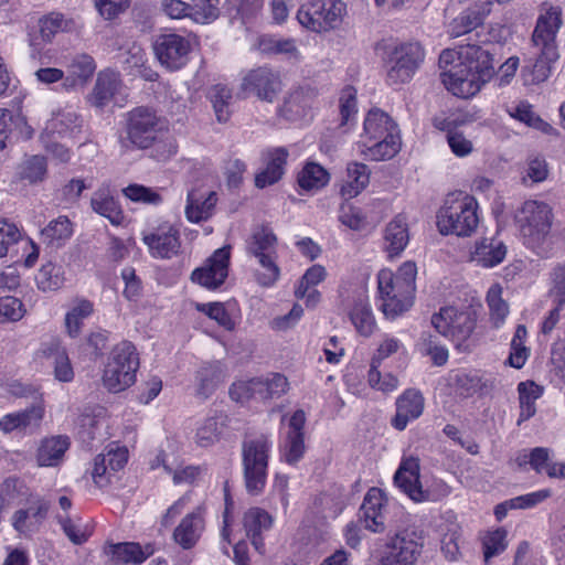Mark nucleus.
<instances>
[{
    "mask_svg": "<svg viewBox=\"0 0 565 565\" xmlns=\"http://www.w3.org/2000/svg\"><path fill=\"white\" fill-rule=\"evenodd\" d=\"M94 312V303L84 298L74 299L65 313L64 326L71 338H77L83 329L84 321Z\"/></svg>",
    "mask_w": 565,
    "mask_h": 565,
    "instance_id": "nucleus-41",
    "label": "nucleus"
},
{
    "mask_svg": "<svg viewBox=\"0 0 565 565\" xmlns=\"http://www.w3.org/2000/svg\"><path fill=\"white\" fill-rule=\"evenodd\" d=\"M65 68L62 88L65 92H74L86 86L96 71V63L90 55L77 53L66 61Z\"/></svg>",
    "mask_w": 565,
    "mask_h": 565,
    "instance_id": "nucleus-21",
    "label": "nucleus"
},
{
    "mask_svg": "<svg viewBox=\"0 0 565 565\" xmlns=\"http://www.w3.org/2000/svg\"><path fill=\"white\" fill-rule=\"evenodd\" d=\"M194 38L190 33L166 32L159 34L153 51L159 63L168 71H179L190 61Z\"/></svg>",
    "mask_w": 565,
    "mask_h": 565,
    "instance_id": "nucleus-11",
    "label": "nucleus"
},
{
    "mask_svg": "<svg viewBox=\"0 0 565 565\" xmlns=\"http://www.w3.org/2000/svg\"><path fill=\"white\" fill-rule=\"evenodd\" d=\"M77 26L73 18H68L60 12H51L41 17L36 24L28 31V43L31 57L36 58L44 46L51 43L55 35L61 32H71Z\"/></svg>",
    "mask_w": 565,
    "mask_h": 565,
    "instance_id": "nucleus-12",
    "label": "nucleus"
},
{
    "mask_svg": "<svg viewBox=\"0 0 565 565\" xmlns=\"http://www.w3.org/2000/svg\"><path fill=\"white\" fill-rule=\"evenodd\" d=\"M553 214L544 202L526 201L515 214L524 244L539 256H545L550 250V232Z\"/></svg>",
    "mask_w": 565,
    "mask_h": 565,
    "instance_id": "nucleus-3",
    "label": "nucleus"
},
{
    "mask_svg": "<svg viewBox=\"0 0 565 565\" xmlns=\"http://www.w3.org/2000/svg\"><path fill=\"white\" fill-rule=\"evenodd\" d=\"M287 150L276 148L265 154V168L256 174L255 183L258 188H265L277 182L285 172Z\"/></svg>",
    "mask_w": 565,
    "mask_h": 565,
    "instance_id": "nucleus-39",
    "label": "nucleus"
},
{
    "mask_svg": "<svg viewBox=\"0 0 565 565\" xmlns=\"http://www.w3.org/2000/svg\"><path fill=\"white\" fill-rule=\"evenodd\" d=\"M105 412L102 407H98L92 412V414H84L79 418V436L86 440H94L100 434L99 431L106 427Z\"/></svg>",
    "mask_w": 565,
    "mask_h": 565,
    "instance_id": "nucleus-52",
    "label": "nucleus"
},
{
    "mask_svg": "<svg viewBox=\"0 0 565 565\" xmlns=\"http://www.w3.org/2000/svg\"><path fill=\"white\" fill-rule=\"evenodd\" d=\"M370 182V170L367 166L360 162H350L347 166L345 177L340 185V195L350 201L362 193Z\"/></svg>",
    "mask_w": 565,
    "mask_h": 565,
    "instance_id": "nucleus-35",
    "label": "nucleus"
},
{
    "mask_svg": "<svg viewBox=\"0 0 565 565\" xmlns=\"http://www.w3.org/2000/svg\"><path fill=\"white\" fill-rule=\"evenodd\" d=\"M120 87L119 74L114 71H103L98 74L89 102L95 107L106 106Z\"/></svg>",
    "mask_w": 565,
    "mask_h": 565,
    "instance_id": "nucleus-40",
    "label": "nucleus"
},
{
    "mask_svg": "<svg viewBox=\"0 0 565 565\" xmlns=\"http://www.w3.org/2000/svg\"><path fill=\"white\" fill-rule=\"evenodd\" d=\"M138 367L139 355L136 347L129 341H121L109 353L103 383L111 392L124 391L135 383Z\"/></svg>",
    "mask_w": 565,
    "mask_h": 565,
    "instance_id": "nucleus-7",
    "label": "nucleus"
},
{
    "mask_svg": "<svg viewBox=\"0 0 565 565\" xmlns=\"http://www.w3.org/2000/svg\"><path fill=\"white\" fill-rule=\"evenodd\" d=\"M72 234L73 225L66 216H58L51 221L41 232L43 241L50 245H61Z\"/></svg>",
    "mask_w": 565,
    "mask_h": 565,
    "instance_id": "nucleus-51",
    "label": "nucleus"
},
{
    "mask_svg": "<svg viewBox=\"0 0 565 565\" xmlns=\"http://www.w3.org/2000/svg\"><path fill=\"white\" fill-rule=\"evenodd\" d=\"M365 529L383 532L386 526L387 499L383 490L372 488L367 491L361 507Z\"/></svg>",
    "mask_w": 565,
    "mask_h": 565,
    "instance_id": "nucleus-23",
    "label": "nucleus"
},
{
    "mask_svg": "<svg viewBox=\"0 0 565 565\" xmlns=\"http://www.w3.org/2000/svg\"><path fill=\"white\" fill-rule=\"evenodd\" d=\"M120 143L126 149H151L159 161L175 154L178 148L168 119L148 107H136L127 114Z\"/></svg>",
    "mask_w": 565,
    "mask_h": 565,
    "instance_id": "nucleus-1",
    "label": "nucleus"
},
{
    "mask_svg": "<svg viewBox=\"0 0 565 565\" xmlns=\"http://www.w3.org/2000/svg\"><path fill=\"white\" fill-rule=\"evenodd\" d=\"M424 411V397L422 393L414 388L406 390L396 401V414L392 425L403 430L409 420L418 418Z\"/></svg>",
    "mask_w": 565,
    "mask_h": 565,
    "instance_id": "nucleus-30",
    "label": "nucleus"
},
{
    "mask_svg": "<svg viewBox=\"0 0 565 565\" xmlns=\"http://www.w3.org/2000/svg\"><path fill=\"white\" fill-rule=\"evenodd\" d=\"M82 119L76 109L71 106L62 107L52 113L46 121L44 136L51 138H72L81 131Z\"/></svg>",
    "mask_w": 565,
    "mask_h": 565,
    "instance_id": "nucleus-25",
    "label": "nucleus"
},
{
    "mask_svg": "<svg viewBox=\"0 0 565 565\" xmlns=\"http://www.w3.org/2000/svg\"><path fill=\"white\" fill-rule=\"evenodd\" d=\"M350 318L358 332L362 335H370L374 329V318L370 307L360 301L354 305Z\"/></svg>",
    "mask_w": 565,
    "mask_h": 565,
    "instance_id": "nucleus-60",
    "label": "nucleus"
},
{
    "mask_svg": "<svg viewBox=\"0 0 565 565\" xmlns=\"http://www.w3.org/2000/svg\"><path fill=\"white\" fill-rule=\"evenodd\" d=\"M224 426L225 417L221 415L202 420L195 430V444L203 448L214 445L220 440Z\"/></svg>",
    "mask_w": 565,
    "mask_h": 565,
    "instance_id": "nucleus-46",
    "label": "nucleus"
},
{
    "mask_svg": "<svg viewBox=\"0 0 565 565\" xmlns=\"http://www.w3.org/2000/svg\"><path fill=\"white\" fill-rule=\"evenodd\" d=\"M196 309L215 320L226 330H233L235 328V321L221 302L198 303Z\"/></svg>",
    "mask_w": 565,
    "mask_h": 565,
    "instance_id": "nucleus-64",
    "label": "nucleus"
},
{
    "mask_svg": "<svg viewBox=\"0 0 565 565\" xmlns=\"http://www.w3.org/2000/svg\"><path fill=\"white\" fill-rule=\"evenodd\" d=\"M388 344L382 343L372 355L365 379L371 390L383 396L388 391Z\"/></svg>",
    "mask_w": 565,
    "mask_h": 565,
    "instance_id": "nucleus-31",
    "label": "nucleus"
},
{
    "mask_svg": "<svg viewBox=\"0 0 565 565\" xmlns=\"http://www.w3.org/2000/svg\"><path fill=\"white\" fill-rule=\"evenodd\" d=\"M128 461V449L115 444L109 445L94 460L92 478L99 488L110 483L111 477L121 470Z\"/></svg>",
    "mask_w": 565,
    "mask_h": 565,
    "instance_id": "nucleus-18",
    "label": "nucleus"
},
{
    "mask_svg": "<svg viewBox=\"0 0 565 565\" xmlns=\"http://www.w3.org/2000/svg\"><path fill=\"white\" fill-rule=\"evenodd\" d=\"M125 198L135 203L158 206L163 202V198L157 189L142 184L132 183L122 189Z\"/></svg>",
    "mask_w": 565,
    "mask_h": 565,
    "instance_id": "nucleus-55",
    "label": "nucleus"
},
{
    "mask_svg": "<svg viewBox=\"0 0 565 565\" xmlns=\"http://www.w3.org/2000/svg\"><path fill=\"white\" fill-rule=\"evenodd\" d=\"M230 256L228 247L216 249L202 267L192 273V280L206 289L218 288L228 275Z\"/></svg>",
    "mask_w": 565,
    "mask_h": 565,
    "instance_id": "nucleus-17",
    "label": "nucleus"
},
{
    "mask_svg": "<svg viewBox=\"0 0 565 565\" xmlns=\"http://www.w3.org/2000/svg\"><path fill=\"white\" fill-rule=\"evenodd\" d=\"M104 553L114 565L128 563L140 564L150 554V552H145L137 543L109 544L104 548Z\"/></svg>",
    "mask_w": 565,
    "mask_h": 565,
    "instance_id": "nucleus-43",
    "label": "nucleus"
},
{
    "mask_svg": "<svg viewBox=\"0 0 565 565\" xmlns=\"http://www.w3.org/2000/svg\"><path fill=\"white\" fill-rule=\"evenodd\" d=\"M193 4L192 20L196 23L206 24L218 17L220 0H191Z\"/></svg>",
    "mask_w": 565,
    "mask_h": 565,
    "instance_id": "nucleus-63",
    "label": "nucleus"
},
{
    "mask_svg": "<svg viewBox=\"0 0 565 565\" xmlns=\"http://www.w3.org/2000/svg\"><path fill=\"white\" fill-rule=\"evenodd\" d=\"M242 88L247 94L271 102L280 90L279 76L267 67H258L243 78Z\"/></svg>",
    "mask_w": 565,
    "mask_h": 565,
    "instance_id": "nucleus-22",
    "label": "nucleus"
},
{
    "mask_svg": "<svg viewBox=\"0 0 565 565\" xmlns=\"http://www.w3.org/2000/svg\"><path fill=\"white\" fill-rule=\"evenodd\" d=\"M487 3H475L456 17L448 26V34L451 38H459L481 26L486 17L490 13Z\"/></svg>",
    "mask_w": 565,
    "mask_h": 565,
    "instance_id": "nucleus-32",
    "label": "nucleus"
},
{
    "mask_svg": "<svg viewBox=\"0 0 565 565\" xmlns=\"http://www.w3.org/2000/svg\"><path fill=\"white\" fill-rule=\"evenodd\" d=\"M312 98L303 90H295L285 99L280 114L290 121H301L311 118Z\"/></svg>",
    "mask_w": 565,
    "mask_h": 565,
    "instance_id": "nucleus-42",
    "label": "nucleus"
},
{
    "mask_svg": "<svg viewBox=\"0 0 565 565\" xmlns=\"http://www.w3.org/2000/svg\"><path fill=\"white\" fill-rule=\"evenodd\" d=\"M345 13L343 0H309L298 10L297 19L303 28L321 33L338 28Z\"/></svg>",
    "mask_w": 565,
    "mask_h": 565,
    "instance_id": "nucleus-9",
    "label": "nucleus"
},
{
    "mask_svg": "<svg viewBox=\"0 0 565 565\" xmlns=\"http://www.w3.org/2000/svg\"><path fill=\"white\" fill-rule=\"evenodd\" d=\"M162 467L168 475H171L175 486L191 484L202 473L199 466H183L179 458L173 454L160 452L154 460L151 461V468Z\"/></svg>",
    "mask_w": 565,
    "mask_h": 565,
    "instance_id": "nucleus-29",
    "label": "nucleus"
},
{
    "mask_svg": "<svg viewBox=\"0 0 565 565\" xmlns=\"http://www.w3.org/2000/svg\"><path fill=\"white\" fill-rule=\"evenodd\" d=\"M273 448L269 435L260 434L244 440L242 462L246 490L250 494H259L267 480L268 460Z\"/></svg>",
    "mask_w": 565,
    "mask_h": 565,
    "instance_id": "nucleus-6",
    "label": "nucleus"
},
{
    "mask_svg": "<svg viewBox=\"0 0 565 565\" xmlns=\"http://www.w3.org/2000/svg\"><path fill=\"white\" fill-rule=\"evenodd\" d=\"M35 281L39 289L43 291L60 289L65 281L63 266L52 262L43 264L35 276Z\"/></svg>",
    "mask_w": 565,
    "mask_h": 565,
    "instance_id": "nucleus-48",
    "label": "nucleus"
},
{
    "mask_svg": "<svg viewBox=\"0 0 565 565\" xmlns=\"http://www.w3.org/2000/svg\"><path fill=\"white\" fill-rule=\"evenodd\" d=\"M47 174V162L42 156H28L18 166L17 175L29 184L44 181Z\"/></svg>",
    "mask_w": 565,
    "mask_h": 565,
    "instance_id": "nucleus-45",
    "label": "nucleus"
},
{
    "mask_svg": "<svg viewBox=\"0 0 565 565\" xmlns=\"http://www.w3.org/2000/svg\"><path fill=\"white\" fill-rule=\"evenodd\" d=\"M431 324L439 334L450 337L460 343L471 335L476 321L468 312H458L454 307H445L433 315Z\"/></svg>",
    "mask_w": 565,
    "mask_h": 565,
    "instance_id": "nucleus-16",
    "label": "nucleus"
},
{
    "mask_svg": "<svg viewBox=\"0 0 565 565\" xmlns=\"http://www.w3.org/2000/svg\"><path fill=\"white\" fill-rule=\"evenodd\" d=\"M419 459L417 457L404 458L394 475V484L414 502L427 501L429 494L423 490L419 480Z\"/></svg>",
    "mask_w": 565,
    "mask_h": 565,
    "instance_id": "nucleus-19",
    "label": "nucleus"
},
{
    "mask_svg": "<svg viewBox=\"0 0 565 565\" xmlns=\"http://www.w3.org/2000/svg\"><path fill=\"white\" fill-rule=\"evenodd\" d=\"M387 138L370 141L369 139H361L356 143L358 152L366 160L380 161L384 160L388 153Z\"/></svg>",
    "mask_w": 565,
    "mask_h": 565,
    "instance_id": "nucleus-61",
    "label": "nucleus"
},
{
    "mask_svg": "<svg viewBox=\"0 0 565 565\" xmlns=\"http://www.w3.org/2000/svg\"><path fill=\"white\" fill-rule=\"evenodd\" d=\"M507 252V246L502 241L484 237L476 242L471 259L481 267L492 268L504 260Z\"/></svg>",
    "mask_w": 565,
    "mask_h": 565,
    "instance_id": "nucleus-34",
    "label": "nucleus"
},
{
    "mask_svg": "<svg viewBox=\"0 0 565 565\" xmlns=\"http://www.w3.org/2000/svg\"><path fill=\"white\" fill-rule=\"evenodd\" d=\"M328 182L329 173L318 163H307L298 174V184L305 191H317Z\"/></svg>",
    "mask_w": 565,
    "mask_h": 565,
    "instance_id": "nucleus-49",
    "label": "nucleus"
},
{
    "mask_svg": "<svg viewBox=\"0 0 565 565\" xmlns=\"http://www.w3.org/2000/svg\"><path fill=\"white\" fill-rule=\"evenodd\" d=\"M36 358L47 360L53 365L54 376L60 382H71L74 379V371L66 352V349L58 340H51L42 343Z\"/></svg>",
    "mask_w": 565,
    "mask_h": 565,
    "instance_id": "nucleus-26",
    "label": "nucleus"
},
{
    "mask_svg": "<svg viewBox=\"0 0 565 565\" xmlns=\"http://www.w3.org/2000/svg\"><path fill=\"white\" fill-rule=\"evenodd\" d=\"M44 416L42 403L32 405L24 411L14 412L0 418V430L8 434L13 430L34 429L40 426Z\"/></svg>",
    "mask_w": 565,
    "mask_h": 565,
    "instance_id": "nucleus-33",
    "label": "nucleus"
},
{
    "mask_svg": "<svg viewBox=\"0 0 565 565\" xmlns=\"http://www.w3.org/2000/svg\"><path fill=\"white\" fill-rule=\"evenodd\" d=\"M90 209L96 214L107 218L114 226H124L127 223L121 204L109 183H102L92 193Z\"/></svg>",
    "mask_w": 565,
    "mask_h": 565,
    "instance_id": "nucleus-20",
    "label": "nucleus"
},
{
    "mask_svg": "<svg viewBox=\"0 0 565 565\" xmlns=\"http://www.w3.org/2000/svg\"><path fill=\"white\" fill-rule=\"evenodd\" d=\"M478 203L462 192L450 194L437 213V227L443 235L470 236L477 228Z\"/></svg>",
    "mask_w": 565,
    "mask_h": 565,
    "instance_id": "nucleus-5",
    "label": "nucleus"
},
{
    "mask_svg": "<svg viewBox=\"0 0 565 565\" xmlns=\"http://www.w3.org/2000/svg\"><path fill=\"white\" fill-rule=\"evenodd\" d=\"M507 531L504 529H497L484 536L483 557L484 562L488 563L492 557L501 554L507 548Z\"/></svg>",
    "mask_w": 565,
    "mask_h": 565,
    "instance_id": "nucleus-62",
    "label": "nucleus"
},
{
    "mask_svg": "<svg viewBox=\"0 0 565 565\" xmlns=\"http://www.w3.org/2000/svg\"><path fill=\"white\" fill-rule=\"evenodd\" d=\"M196 380V394L206 398L222 381V371L217 364H206L199 370Z\"/></svg>",
    "mask_w": 565,
    "mask_h": 565,
    "instance_id": "nucleus-54",
    "label": "nucleus"
},
{
    "mask_svg": "<svg viewBox=\"0 0 565 565\" xmlns=\"http://www.w3.org/2000/svg\"><path fill=\"white\" fill-rule=\"evenodd\" d=\"M58 521L66 536L75 544L84 543L92 534L90 527L79 519L73 520L68 515L60 514Z\"/></svg>",
    "mask_w": 565,
    "mask_h": 565,
    "instance_id": "nucleus-59",
    "label": "nucleus"
},
{
    "mask_svg": "<svg viewBox=\"0 0 565 565\" xmlns=\"http://www.w3.org/2000/svg\"><path fill=\"white\" fill-rule=\"evenodd\" d=\"M562 25V9L548 2H543L540 15L532 35V42L539 49L534 72L546 77L551 64L558 58L556 34Z\"/></svg>",
    "mask_w": 565,
    "mask_h": 565,
    "instance_id": "nucleus-4",
    "label": "nucleus"
},
{
    "mask_svg": "<svg viewBox=\"0 0 565 565\" xmlns=\"http://www.w3.org/2000/svg\"><path fill=\"white\" fill-rule=\"evenodd\" d=\"M70 448V439L64 436H53L43 439L36 450L35 459L40 467H57Z\"/></svg>",
    "mask_w": 565,
    "mask_h": 565,
    "instance_id": "nucleus-38",
    "label": "nucleus"
},
{
    "mask_svg": "<svg viewBox=\"0 0 565 565\" xmlns=\"http://www.w3.org/2000/svg\"><path fill=\"white\" fill-rule=\"evenodd\" d=\"M247 254L255 257L262 267L256 274L257 282L263 287H273L279 279L277 265V237L268 227H259L247 241Z\"/></svg>",
    "mask_w": 565,
    "mask_h": 565,
    "instance_id": "nucleus-8",
    "label": "nucleus"
},
{
    "mask_svg": "<svg viewBox=\"0 0 565 565\" xmlns=\"http://www.w3.org/2000/svg\"><path fill=\"white\" fill-rule=\"evenodd\" d=\"M423 543L415 532L404 531L391 540V565H414Z\"/></svg>",
    "mask_w": 565,
    "mask_h": 565,
    "instance_id": "nucleus-28",
    "label": "nucleus"
},
{
    "mask_svg": "<svg viewBox=\"0 0 565 565\" xmlns=\"http://www.w3.org/2000/svg\"><path fill=\"white\" fill-rule=\"evenodd\" d=\"M141 241L150 256L157 259H170L181 248L179 228L168 220L151 218L141 231Z\"/></svg>",
    "mask_w": 565,
    "mask_h": 565,
    "instance_id": "nucleus-10",
    "label": "nucleus"
},
{
    "mask_svg": "<svg viewBox=\"0 0 565 565\" xmlns=\"http://www.w3.org/2000/svg\"><path fill=\"white\" fill-rule=\"evenodd\" d=\"M260 398H274L285 394L288 390V380L280 373H273L266 377L255 379Z\"/></svg>",
    "mask_w": 565,
    "mask_h": 565,
    "instance_id": "nucleus-53",
    "label": "nucleus"
},
{
    "mask_svg": "<svg viewBox=\"0 0 565 565\" xmlns=\"http://www.w3.org/2000/svg\"><path fill=\"white\" fill-rule=\"evenodd\" d=\"M425 60V50L418 41H405L391 50V83H408Z\"/></svg>",
    "mask_w": 565,
    "mask_h": 565,
    "instance_id": "nucleus-13",
    "label": "nucleus"
},
{
    "mask_svg": "<svg viewBox=\"0 0 565 565\" xmlns=\"http://www.w3.org/2000/svg\"><path fill=\"white\" fill-rule=\"evenodd\" d=\"M273 522L271 515L260 508H250L244 514L243 523L246 535L252 540V544L259 553H264L262 534L271 527Z\"/></svg>",
    "mask_w": 565,
    "mask_h": 565,
    "instance_id": "nucleus-36",
    "label": "nucleus"
},
{
    "mask_svg": "<svg viewBox=\"0 0 565 565\" xmlns=\"http://www.w3.org/2000/svg\"><path fill=\"white\" fill-rule=\"evenodd\" d=\"M204 529L203 509L198 507L182 518L173 531V540L184 550L192 548L199 542Z\"/></svg>",
    "mask_w": 565,
    "mask_h": 565,
    "instance_id": "nucleus-27",
    "label": "nucleus"
},
{
    "mask_svg": "<svg viewBox=\"0 0 565 565\" xmlns=\"http://www.w3.org/2000/svg\"><path fill=\"white\" fill-rule=\"evenodd\" d=\"M518 392L520 403L518 425H520L535 415V401L542 396L543 387L533 381H526L519 383Z\"/></svg>",
    "mask_w": 565,
    "mask_h": 565,
    "instance_id": "nucleus-44",
    "label": "nucleus"
},
{
    "mask_svg": "<svg viewBox=\"0 0 565 565\" xmlns=\"http://www.w3.org/2000/svg\"><path fill=\"white\" fill-rule=\"evenodd\" d=\"M33 130L22 114L20 106L8 109H0V151H2L7 141L11 139H29Z\"/></svg>",
    "mask_w": 565,
    "mask_h": 565,
    "instance_id": "nucleus-24",
    "label": "nucleus"
},
{
    "mask_svg": "<svg viewBox=\"0 0 565 565\" xmlns=\"http://www.w3.org/2000/svg\"><path fill=\"white\" fill-rule=\"evenodd\" d=\"M260 50L265 53L270 54H282L288 58L298 60L300 53L296 45V41L292 39H282L271 35H264L259 40Z\"/></svg>",
    "mask_w": 565,
    "mask_h": 565,
    "instance_id": "nucleus-50",
    "label": "nucleus"
},
{
    "mask_svg": "<svg viewBox=\"0 0 565 565\" xmlns=\"http://www.w3.org/2000/svg\"><path fill=\"white\" fill-rule=\"evenodd\" d=\"M417 267L405 262L394 277L391 276V318L408 311L415 299Z\"/></svg>",
    "mask_w": 565,
    "mask_h": 565,
    "instance_id": "nucleus-14",
    "label": "nucleus"
},
{
    "mask_svg": "<svg viewBox=\"0 0 565 565\" xmlns=\"http://www.w3.org/2000/svg\"><path fill=\"white\" fill-rule=\"evenodd\" d=\"M387 130L388 115L379 108H372L364 119V132L361 136V139H369L370 141H373L387 138Z\"/></svg>",
    "mask_w": 565,
    "mask_h": 565,
    "instance_id": "nucleus-47",
    "label": "nucleus"
},
{
    "mask_svg": "<svg viewBox=\"0 0 565 565\" xmlns=\"http://www.w3.org/2000/svg\"><path fill=\"white\" fill-rule=\"evenodd\" d=\"M232 90L225 85H215L211 92V99L215 110L216 118L220 122L228 120L231 115Z\"/></svg>",
    "mask_w": 565,
    "mask_h": 565,
    "instance_id": "nucleus-57",
    "label": "nucleus"
},
{
    "mask_svg": "<svg viewBox=\"0 0 565 565\" xmlns=\"http://www.w3.org/2000/svg\"><path fill=\"white\" fill-rule=\"evenodd\" d=\"M305 424L306 414L302 409H297L287 419L286 430L279 444V452L280 459L288 465H296L305 455Z\"/></svg>",
    "mask_w": 565,
    "mask_h": 565,
    "instance_id": "nucleus-15",
    "label": "nucleus"
},
{
    "mask_svg": "<svg viewBox=\"0 0 565 565\" xmlns=\"http://www.w3.org/2000/svg\"><path fill=\"white\" fill-rule=\"evenodd\" d=\"M408 241L409 235L406 217L399 214L391 222V257L399 255L408 244Z\"/></svg>",
    "mask_w": 565,
    "mask_h": 565,
    "instance_id": "nucleus-58",
    "label": "nucleus"
},
{
    "mask_svg": "<svg viewBox=\"0 0 565 565\" xmlns=\"http://www.w3.org/2000/svg\"><path fill=\"white\" fill-rule=\"evenodd\" d=\"M459 63L440 74L447 90L460 98H470L480 92L495 74L491 52L480 45L467 43L457 51Z\"/></svg>",
    "mask_w": 565,
    "mask_h": 565,
    "instance_id": "nucleus-2",
    "label": "nucleus"
},
{
    "mask_svg": "<svg viewBox=\"0 0 565 565\" xmlns=\"http://www.w3.org/2000/svg\"><path fill=\"white\" fill-rule=\"evenodd\" d=\"M487 303L490 309V317L494 327H499L509 313V306L502 299V288L500 285H493L487 292Z\"/></svg>",
    "mask_w": 565,
    "mask_h": 565,
    "instance_id": "nucleus-56",
    "label": "nucleus"
},
{
    "mask_svg": "<svg viewBox=\"0 0 565 565\" xmlns=\"http://www.w3.org/2000/svg\"><path fill=\"white\" fill-rule=\"evenodd\" d=\"M216 201L215 192H189L184 209L186 220L191 223L206 221L213 214Z\"/></svg>",
    "mask_w": 565,
    "mask_h": 565,
    "instance_id": "nucleus-37",
    "label": "nucleus"
}]
</instances>
